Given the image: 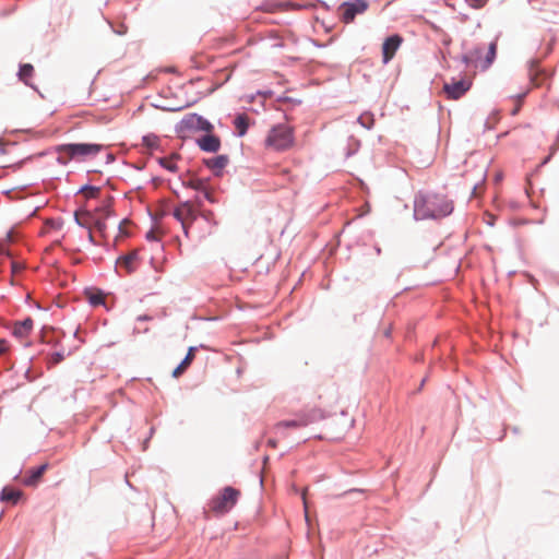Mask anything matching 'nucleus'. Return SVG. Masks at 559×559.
<instances>
[{
    "label": "nucleus",
    "mask_w": 559,
    "mask_h": 559,
    "mask_svg": "<svg viewBox=\"0 0 559 559\" xmlns=\"http://www.w3.org/2000/svg\"><path fill=\"white\" fill-rule=\"evenodd\" d=\"M234 126L238 136H243L249 129V118L245 114H239L234 119Z\"/></svg>",
    "instance_id": "20"
},
{
    "label": "nucleus",
    "mask_w": 559,
    "mask_h": 559,
    "mask_svg": "<svg viewBox=\"0 0 559 559\" xmlns=\"http://www.w3.org/2000/svg\"><path fill=\"white\" fill-rule=\"evenodd\" d=\"M197 347L195 346H191L189 347L188 349V353L186 355V357L181 360V362L174 369L173 371V377L175 378H178L180 377L185 370L190 366V364L193 361L194 357H195V352H197Z\"/></svg>",
    "instance_id": "17"
},
{
    "label": "nucleus",
    "mask_w": 559,
    "mask_h": 559,
    "mask_svg": "<svg viewBox=\"0 0 559 559\" xmlns=\"http://www.w3.org/2000/svg\"><path fill=\"white\" fill-rule=\"evenodd\" d=\"M22 497V491L12 487H4L0 492V501L16 504Z\"/></svg>",
    "instance_id": "19"
},
{
    "label": "nucleus",
    "mask_w": 559,
    "mask_h": 559,
    "mask_svg": "<svg viewBox=\"0 0 559 559\" xmlns=\"http://www.w3.org/2000/svg\"><path fill=\"white\" fill-rule=\"evenodd\" d=\"M401 44L402 37L399 34H393L384 39L382 44V57L384 63H388L393 58Z\"/></svg>",
    "instance_id": "11"
},
{
    "label": "nucleus",
    "mask_w": 559,
    "mask_h": 559,
    "mask_svg": "<svg viewBox=\"0 0 559 559\" xmlns=\"http://www.w3.org/2000/svg\"><path fill=\"white\" fill-rule=\"evenodd\" d=\"M496 55H497V43L491 41L488 46V50H487L486 57L481 63V68L483 69L489 68L492 64L493 60L496 59Z\"/></svg>",
    "instance_id": "22"
},
{
    "label": "nucleus",
    "mask_w": 559,
    "mask_h": 559,
    "mask_svg": "<svg viewBox=\"0 0 559 559\" xmlns=\"http://www.w3.org/2000/svg\"><path fill=\"white\" fill-rule=\"evenodd\" d=\"M181 224V227H182V230L185 233V235L188 237L189 235V228L192 224H190V222H183V223H180Z\"/></svg>",
    "instance_id": "36"
},
{
    "label": "nucleus",
    "mask_w": 559,
    "mask_h": 559,
    "mask_svg": "<svg viewBox=\"0 0 559 559\" xmlns=\"http://www.w3.org/2000/svg\"><path fill=\"white\" fill-rule=\"evenodd\" d=\"M203 194V198L209 201L210 203L212 204H215V203H218V200L217 198L215 197L214 192L209 188V183L205 186V189L204 190H201V192Z\"/></svg>",
    "instance_id": "28"
},
{
    "label": "nucleus",
    "mask_w": 559,
    "mask_h": 559,
    "mask_svg": "<svg viewBox=\"0 0 559 559\" xmlns=\"http://www.w3.org/2000/svg\"><path fill=\"white\" fill-rule=\"evenodd\" d=\"M453 202L445 194L433 191H419L414 198L416 221L440 219L453 212Z\"/></svg>",
    "instance_id": "1"
},
{
    "label": "nucleus",
    "mask_w": 559,
    "mask_h": 559,
    "mask_svg": "<svg viewBox=\"0 0 559 559\" xmlns=\"http://www.w3.org/2000/svg\"><path fill=\"white\" fill-rule=\"evenodd\" d=\"M471 82L464 79L453 80V82L444 84L443 91L448 98L459 99L471 88Z\"/></svg>",
    "instance_id": "9"
},
{
    "label": "nucleus",
    "mask_w": 559,
    "mask_h": 559,
    "mask_svg": "<svg viewBox=\"0 0 559 559\" xmlns=\"http://www.w3.org/2000/svg\"><path fill=\"white\" fill-rule=\"evenodd\" d=\"M240 492L234 487L227 486L222 492L214 497L210 502V508L216 513L228 512L238 500Z\"/></svg>",
    "instance_id": "6"
},
{
    "label": "nucleus",
    "mask_w": 559,
    "mask_h": 559,
    "mask_svg": "<svg viewBox=\"0 0 559 559\" xmlns=\"http://www.w3.org/2000/svg\"><path fill=\"white\" fill-rule=\"evenodd\" d=\"M257 95L266 97V96H271L272 92L271 91H265V92L258 91Z\"/></svg>",
    "instance_id": "38"
},
{
    "label": "nucleus",
    "mask_w": 559,
    "mask_h": 559,
    "mask_svg": "<svg viewBox=\"0 0 559 559\" xmlns=\"http://www.w3.org/2000/svg\"><path fill=\"white\" fill-rule=\"evenodd\" d=\"M158 164L163 168H165L166 170H168L170 173H176L178 170V167H177L176 163L173 160V158L159 157L158 158Z\"/></svg>",
    "instance_id": "26"
},
{
    "label": "nucleus",
    "mask_w": 559,
    "mask_h": 559,
    "mask_svg": "<svg viewBox=\"0 0 559 559\" xmlns=\"http://www.w3.org/2000/svg\"><path fill=\"white\" fill-rule=\"evenodd\" d=\"M152 320V317L151 316H147V314H141L136 318V321L138 322H141V321H150Z\"/></svg>",
    "instance_id": "37"
},
{
    "label": "nucleus",
    "mask_w": 559,
    "mask_h": 559,
    "mask_svg": "<svg viewBox=\"0 0 559 559\" xmlns=\"http://www.w3.org/2000/svg\"><path fill=\"white\" fill-rule=\"evenodd\" d=\"M209 178H200L195 175L189 174L187 177H181L182 186L201 192V190L205 189V186L209 183Z\"/></svg>",
    "instance_id": "16"
},
{
    "label": "nucleus",
    "mask_w": 559,
    "mask_h": 559,
    "mask_svg": "<svg viewBox=\"0 0 559 559\" xmlns=\"http://www.w3.org/2000/svg\"><path fill=\"white\" fill-rule=\"evenodd\" d=\"M213 130L214 126L207 119L195 112L187 114L176 124V132L179 134H186L195 131H204L206 133H211Z\"/></svg>",
    "instance_id": "4"
},
{
    "label": "nucleus",
    "mask_w": 559,
    "mask_h": 559,
    "mask_svg": "<svg viewBox=\"0 0 559 559\" xmlns=\"http://www.w3.org/2000/svg\"><path fill=\"white\" fill-rule=\"evenodd\" d=\"M141 332H143V333H147V332H148V329L146 328V329H144L143 331H141V330H140L139 328H136V326L133 329V333H134V334H136V333H141Z\"/></svg>",
    "instance_id": "41"
},
{
    "label": "nucleus",
    "mask_w": 559,
    "mask_h": 559,
    "mask_svg": "<svg viewBox=\"0 0 559 559\" xmlns=\"http://www.w3.org/2000/svg\"><path fill=\"white\" fill-rule=\"evenodd\" d=\"M33 326L34 321L31 317L16 321L13 324L12 335L16 338H24L33 331Z\"/></svg>",
    "instance_id": "15"
},
{
    "label": "nucleus",
    "mask_w": 559,
    "mask_h": 559,
    "mask_svg": "<svg viewBox=\"0 0 559 559\" xmlns=\"http://www.w3.org/2000/svg\"><path fill=\"white\" fill-rule=\"evenodd\" d=\"M159 139L155 134H146L142 138V143L148 150H156L158 147Z\"/></svg>",
    "instance_id": "24"
},
{
    "label": "nucleus",
    "mask_w": 559,
    "mask_h": 559,
    "mask_svg": "<svg viewBox=\"0 0 559 559\" xmlns=\"http://www.w3.org/2000/svg\"><path fill=\"white\" fill-rule=\"evenodd\" d=\"M549 159H550V155L544 158V160L542 162V165L547 164L549 162Z\"/></svg>",
    "instance_id": "47"
},
{
    "label": "nucleus",
    "mask_w": 559,
    "mask_h": 559,
    "mask_svg": "<svg viewBox=\"0 0 559 559\" xmlns=\"http://www.w3.org/2000/svg\"><path fill=\"white\" fill-rule=\"evenodd\" d=\"M229 163V157L227 155H217L211 158L204 159V165L211 169L214 176L219 177L222 175V170Z\"/></svg>",
    "instance_id": "14"
},
{
    "label": "nucleus",
    "mask_w": 559,
    "mask_h": 559,
    "mask_svg": "<svg viewBox=\"0 0 559 559\" xmlns=\"http://www.w3.org/2000/svg\"><path fill=\"white\" fill-rule=\"evenodd\" d=\"M88 240H90L92 243H95L94 236H93V234H92V231H91V230L88 231Z\"/></svg>",
    "instance_id": "46"
},
{
    "label": "nucleus",
    "mask_w": 559,
    "mask_h": 559,
    "mask_svg": "<svg viewBox=\"0 0 559 559\" xmlns=\"http://www.w3.org/2000/svg\"><path fill=\"white\" fill-rule=\"evenodd\" d=\"M145 237L148 241H158V237L156 236V233L153 229L148 230Z\"/></svg>",
    "instance_id": "34"
},
{
    "label": "nucleus",
    "mask_w": 559,
    "mask_h": 559,
    "mask_svg": "<svg viewBox=\"0 0 559 559\" xmlns=\"http://www.w3.org/2000/svg\"><path fill=\"white\" fill-rule=\"evenodd\" d=\"M9 350L8 341L4 338H0V356L4 355Z\"/></svg>",
    "instance_id": "31"
},
{
    "label": "nucleus",
    "mask_w": 559,
    "mask_h": 559,
    "mask_svg": "<svg viewBox=\"0 0 559 559\" xmlns=\"http://www.w3.org/2000/svg\"><path fill=\"white\" fill-rule=\"evenodd\" d=\"M195 203L198 204V206H202L203 201H202V199L200 197H197L195 198Z\"/></svg>",
    "instance_id": "45"
},
{
    "label": "nucleus",
    "mask_w": 559,
    "mask_h": 559,
    "mask_svg": "<svg viewBox=\"0 0 559 559\" xmlns=\"http://www.w3.org/2000/svg\"><path fill=\"white\" fill-rule=\"evenodd\" d=\"M471 7L473 8H481L487 0H466Z\"/></svg>",
    "instance_id": "32"
},
{
    "label": "nucleus",
    "mask_w": 559,
    "mask_h": 559,
    "mask_svg": "<svg viewBox=\"0 0 559 559\" xmlns=\"http://www.w3.org/2000/svg\"><path fill=\"white\" fill-rule=\"evenodd\" d=\"M75 222H76V224H78V225H80V226H82V227H85V224H84V223H82V221H80V218H79V216H78V215H75Z\"/></svg>",
    "instance_id": "44"
},
{
    "label": "nucleus",
    "mask_w": 559,
    "mask_h": 559,
    "mask_svg": "<svg viewBox=\"0 0 559 559\" xmlns=\"http://www.w3.org/2000/svg\"><path fill=\"white\" fill-rule=\"evenodd\" d=\"M357 121L364 128L370 130L373 127L374 119L372 115L364 114L360 115L357 119Z\"/></svg>",
    "instance_id": "27"
},
{
    "label": "nucleus",
    "mask_w": 559,
    "mask_h": 559,
    "mask_svg": "<svg viewBox=\"0 0 559 559\" xmlns=\"http://www.w3.org/2000/svg\"><path fill=\"white\" fill-rule=\"evenodd\" d=\"M267 443H269V445H270V447L275 448L277 442H276V440H274V439H270V440L267 441Z\"/></svg>",
    "instance_id": "42"
},
{
    "label": "nucleus",
    "mask_w": 559,
    "mask_h": 559,
    "mask_svg": "<svg viewBox=\"0 0 559 559\" xmlns=\"http://www.w3.org/2000/svg\"><path fill=\"white\" fill-rule=\"evenodd\" d=\"M90 302L93 306H98V305L103 304V297L102 296H97V295H93L90 298Z\"/></svg>",
    "instance_id": "33"
},
{
    "label": "nucleus",
    "mask_w": 559,
    "mask_h": 559,
    "mask_svg": "<svg viewBox=\"0 0 559 559\" xmlns=\"http://www.w3.org/2000/svg\"><path fill=\"white\" fill-rule=\"evenodd\" d=\"M99 211L103 213L104 216H109L111 213L109 205H102L99 207Z\"/></svg>",
    "instance_id": "35"
},
{
    "label": "nucleus",
    "mask_w": 559,
    "mask_h": 559,
    "mask_svg": "<svg viewBox=\"0 0 559 559\" xmlns=\"http://www.w3.org/2000/svg\"><path fill=\"white\" fill-rule=\"evenodd\" d=\"M201 216L204 218V221H206L207 223H213V224H216V222L214 221V212L211 211V210H206V211H203L201 213Z\"/></svg>",
    "instance_id": "30"
},
{
    "label": "nucleus",
    "mask_w": 559,
    "mask_h": 559,
    "mask_svg": "<svg viewBox=\"0 0 559 559\" xmlns=\"http://www.w3.org/2000/svg\"><path fill=\"white\" fill-rule=\"evenodd\" d=\"M360 147V141L350 136L347 143L346 157H350L358 152Z\"/></svg>",
    "instance_id": "25"
},
{
    "label": "nucleus",
    "mask_w": 559,
    "mask_h": 559,
    "mask_svg": "<svg viewBox=\"0 0 559 559\" xmlns=\"http://www.w3.org/2000/svg\"><path fill=\"white\" fill-rule=\"evenodd\" d=\"M257 96H258L257 94H252V95L248 96V99H247V100H248V103H252V102H254V99H255V97H257Z\"/></svg>",
    "instance_id": "43"
},
{
    "label": "nucleus",
    "mask_w": 559,
    "mask_h": 559,
    "mask_svg": "<svg viewBox=\"0 0 559 559\" xmlns=\"http://www.w3.org/2000/svg\"><path fill=\"white\" fill-rule=\"evenodd\" d=\"M63 359H64L63 352H55L53 354H51L48 364L50 366H55V365H58L59 362H61Z\"/></svg>",
    "instance_id": "29"
},
{
    "label": "nucleus",
    "mask_w": 559,
    "mask_h": 559,
    "mask_svg": "<svg viewBox=\"0 0 559 559\" xmlns=\"http://www.w3.org/2000/svg\"><path fill=\"white\" fill-rule=\"evenodd\" d=\"M485 51L484 45H477L467 52L463 53L461 57V61L464 63L465 68L475 67L477 68L479 64L481 66L483 61L481 56Z\"/></svg>",
    "instance_id": "13"
},
{
    "label": "nucleus",
    "mask_w": 559,
    "mask_h": 559,
    "mask_svg": "<svg viewBox=\"0 0 559 559\" xmlns=\"http://www.w3.org/2000/svg\"><path fill=\"white\" fill-rule=\"evenodd\" d=\"M105 146L97 143H64L55 147L57 162L60 165H68L71 160H85L88 157L96 156Z\"/></svg>",
    "instance_id": "2"
},
{
    "label": "nucleus",
    "mask_w": 559,
    "mask_h": 559,
    "mask_svg": "<svg viewBox=\"0 0 559 559\" xmlns=\"http://www.w3.org/2000/svg\"><path fill=\"white\" fill-rule=\"evenodd\" d=\"M78 193H84L86 199H97L100 194V188L91 185H84L79 189Z\"/></svg>",
    "instance_id": "23"
},
{
    "label": "nucleus",
    "mask_w": 559,
    "mask_h": 559,
    "mask_svg": "<svg viewBox=\"0 0 559 559\" xmlns=\"http://www.w3.org/2000/svg\"><path fill=\"white\" fill-rule=\"evenodd\" d=\"M369 4L366 0H348L338 8V14L344 23H352L356 15L367 11Z\"/></svg>",
    "instance_id": "7"
},
{
    "label": "nucleus",
    "mask_w": 559,
    "mask_h": 559,
    "mask_svg": "<svg viewBox=\"0 0 559 559\" xmlns=\"http://www.w3.org/2000/svg\"><path fill=\"white\" fill-rule=\"evenodd\" d=\"M324 417H325V413L321 408L311 407V408L301 409L295 414V418L278 421L274 426V430H275L276 435L286 437V432H285L286 429L304 428L311 424H314V423H318V421L324 419Z\"/></svg>",
    "instance_id": "3"
},
{
    "label": "nucleus",
    "mask_w": 559,
    "mask_h": 559,
    "mask_svg": "<svg viewBox=\"0 0 559 559\" xmlns=\"http://www.w3.org/2000/svg\"><path fill=\"white\" fill-rule=\"evenodd\" d=\"M33 73H34V67L31 63L20 64L17 76L25 85L31 86V87H34V86L29 83L28 80H29V78H32Z\"/></svg>",
    "instance_id": "21"
},
{
    "label": "nucleus",
    "mask_w": 559,
    "mask_h": 559,
    "mask_svg": "<svg viewBox=\"0 0 559 559\" xmlns=\"http://www.w3.org/2000/svg\"><path fill=\"white\" fill-rule=\"evenodd\" d=\"M182 108H183V106L178 107V108H174L173 110H181Z\"/></svg>",
    "instance_id": "48"
},
{
    "label": "nucleus",
    "mask_w": 559,
    "mask_h": 559,
    "mask_svg": "<svg viewBox=\"0 0 559 559\" xmlns=\"http://www.w3.org/2000/svg\"><path fill=\"white\" fill-rule=\"evenodd\" d=\"M140 263L139 253L133 250L127 254H121L116 261V270H123L127 274L134 272Z\"/></svg>",
    "instance_id": "10"
},
{
    "label": "nucleus",
    "mask_w": 559,
    "mask_h": 559,
    "mask_svg": "<svg viewBox=\"0 0 559 559\" xmlns=\"http://www.w3.org/2000/svg\"><path fill=\"white\" fill-rule=\"evenodd\" d=\"M293 144V132L292 129L284 124L274 126L266 139L265 145L267 147H273L276 151H284L290 147Z\"/></svg>",
    "instance_id": "5"
},
{
    "label": "nucleus",
    "mask_w": 559,
    "mask_h": 559,
    "mask_svg": "<svg viewBox=\"0 0 559 559\" xmlns=\"http://www.w3.org/2000/svg\"><path fill=\"white\" fill-rule=\"evenodd\" d=\"M114 160H115V155L111 153H108L106 156V163L109 164V163H112Z\"/></svg>",
    "instance_id": "39"
},
{
    "label": "nucleus",
    "mask_w": 559,
    "mask_h": 559,
    "mask_svg": "<svg viewBox=\"0 0 559 559\" xmlns=\"http://www.w3.org/2000/svg\"><path fill=\"white\" fill-rule=\"evenodd\" d=\"M96 227L99 229V230H103L105 228V222L104 221H100L98 219L96 222Z\"/></svg>",
    "instance_id": "40"
},
{
    "label": "nucleus",
    "mask_w": 559,
    "mask_h": 559,
    "mask_svg": "<svg viewBox=\"0 0 559 559\" xmlns=\"http://www.w3.org/2000/svg\"><path fill=\"white\" fill-rule=\"evenodd\" d=\"M198 213L190 201L180 202L173 212V216L179 222H190L193 224L198 218Z\"/></svg>",
    "instance_id": "8"
},
{
    "label": "nucleus",
    "mask_w": 559,
    "mask_h": 559,
    "mask_svg": "<svg viewBox=\"0 0 559 559\" xmlns=\"http://www.w3.org/2000/svg\"><path fill=\"white\" fill-rule=\"evenodd\" d=\"M48 464H41L34 468H32L28 473V475L24 479V484L26 486H34L36 485L39 479L43 477L44 473L47 471Z\"/></svg>",
    "instance_id": "18"
},
{
    "label": "nucleus",
    "mask_w": 559,
    "mask_h": 559,
    "mask_svg": "<svg viewBox=\"0 0 559 559\" xmlns=\"http://www.w3.org/2000/svg\"><path fill=\"white\" fill-rule=\"evenodd\" d=\"M197 144L201 151L206 153H216L221 148V139L211 133H206L199 139H197Z\"/></svg>",
    "instance_id": "12"
}]
</instances>
